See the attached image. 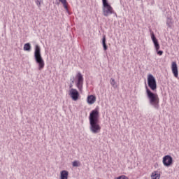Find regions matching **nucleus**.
<instances>
[{"label": "nucleus", "instance_id": "1", "mask_svg": "<svg viewBox=\"0 0 179 179\" xmlns=\"http://www.w3.org/2000/svg\"><path fill=\"white\" fill-rule=\"evenodd\" d=\"M99 118H100V112L99 108L92 110L89 116L90 131L92 134H99L101 131V126L99 124Z\"/></svg>", "mask_w": 179, "mask_h": 179}, {"label": "nucleus", "instance_id": "2", "mask_svg": "<svg viewBox=\"0 0 179 179\" xmlns=\"http://www.w3.org/2000/svg\"><path fill=\"white\" fill-rule=\"evenodd\" d=\"M147 97L149 100V104L155 110H160V99L157 93L152 92L148 85H145Z\"/></svg>", "mask_w": 179, "mask_h": 179}, {"label": "nucleus", "instance_id": "3", "mask_svg": "<svg viewBox=\"0 0 179 179\" xmlns=\"http://www.w3.org/2000/svg\"><path fill=\"white\" fill-rule=\"evenodd\" d=\"M34 57L36 64H38V70L42 71V69H44L45 64L44 63V59H43V57L41 56V48L38 45H35Z\"/></svg>", "mask_w": 179, "mask_h": 179}, {"label": "nucleus", "instance_id": "4", "mask_svg": "<svg viewBox=\"0 0 179 179\" xmlns=\"http://www.w3.org/2000/svg\"><path fill=\"white\" fill-rule=\"evenodd\" d=\"M102 5L103 16H106L107 17V16H110V15H113V13H114V9L111 6V5L108 3V0H102Z\"/></svg>", "mask_w": 179, "mask_h": 179}, {"label": "nucleus", "instance_id": "5", "mask_svg": "<svg viewBox=\"0 0 179 179\" xmlns=\"http://www.w3.org/2000/svg\"><path fill=\"white\" fill-rule=\"evenodd\" d=\"M150 33L151 36V40L154 44V47L155 49V51L157 54V55H163V50H160V44L159 43V40H157V38H156V36L155 35V32L152 31V29H150Z\"/></svg>", "mask_w": 179, "mask_h": 179}, {"label": "nucleus", "instance_id": "6", "mask_svg": "<svg viewBox=\"0 0 179 179\" xmlns=\"http://www.w3.org/2000/svg\"><path fill=\"white\" fill-rule=\"evenodd\" d=\"M147 82L148 87H150L152 92H156V90H157V83L156 82V78L153 75L149 74L148 76Z\"/></svg>", "mask_w": 179, "mask_h": 179}, {"label": "nucleus", "instance_id": "7", "mask_svg": "<svg viewBox=\"0 0 179 179\" xmlns=\"http://www.w3.org/2000/svg\"><path fill=\"white\" fill-rule=\"evenodd\" d=\"M77 82L76 86L80 92L83 90V76L80 72H78L76 75Z\"/></svg>", "mask_w": 179, "mask_h": 179}, {"label": "nucleus", "instance_id": "8", "mask_svg": "<svg viewBox=\"0 0 179 179\" xmlns=\"http://www.w3.org/2000/svg\"><path fill=\"white\" fill-rule=\"evenodd\" d=\"M162 163L165 167H170L173 164V157L171 155H165L163 157Z\"/></svg>", "mask_w": 179, "mask_h": 179}, {"label": "nucleus", "instance_id": "9", "mask_svg": "<svg viewBox=\"0 0 179 179\" xmlns=\"http://www.w3.org/2000/svg\"><path fill=\"white\" fill-rule=\"evenodd\" d=\"M69 94L72 100H73L74 101H76V100L79 99V92H78L76 89L71 88L70 90Z\"/></svg>", "mask_w": 179, "mask_h": 179}, {"label": "nucleus", "instance_id": "10", "mask_svg": "<svg viewBox=\"0 0 179 179\" xmlns=\"http://www.w3.org/2000/svg\"><path fill=\"white\" fill-rule=\"evenodd\" d=\"M171 71L173 73L175 78H178V66H177V62H173L171 64Z\"/></svg>", "mask_w": 179, "mask_h": 179}, {"label": "nucleus", "instance_id": "11", "mask_svg": "<svg viewBox=\"0 0 179 179\" xmlns=\"http://www.w3.org/2000/svg\"><path fill=\"white\" fill-rule=\"evenodd\" d=\"M87 102L89 104H94V103H96V96L89 95L87 98Z\"/></svg>", "mask_w": 179, "mask_h": 179}, {"label": "nucleus", "instance_id": "12", "mask_svg": "<svg viewBox=\"0 0 179 179\" xmlns=\"http://www.w3.org/2000/svg\"><path fill=\"white\" fill-rule=\"evenodd\" d=\"M69 172L66 170H63L60 172V179H68Z\"/></svg>", "mask_w": 179, "mask_h": 179}, {"label": "nucleus", "instance_id": "13", "mask_svg": "<svg viewBox=\"0 0 179 179\" xmlns=\"http://www.w3.org/2000/svg\"><path fill=\"white\" fill-rule=\"evenodd\" d=\"M173 18H171V17H166V26L169 29H173Z\"/></svg>", "mask_w": 179, "mask_h": 179}, {"label": "nucleus", "instance_id": "14", "mask_svg": "<svg viewBox=\"0 0 179 179\" xmlns=\"http://www.w3.org/2000/svg\"><path fill=\"white\" fill-rule=\"evenodd\" d=\"M106 36H103L102 38V45L104 51H107L108 47L107 46V43H106Z\"/></svg>", "mask_w": 179, "mask_h": 179}, {"label": "nucleus", "instance_id": "15", "mask_svg": "<svg viewBox=\"0 0 179 179\" xmlns=\"http://www.w3.org/2000/svg\"><path fill=\"white\" fill-rule=\"evenodd\" d=\"M151 178L152 179H160V174L159 173L158 171H154L152 173Z\"/></svg>", "mask_w": 179, "mask_h": 179}, {"label": "nucleus", "instance_id": "16", "mask_svg": "<svg viewBox=\"0 0 179 179\" xmlns=\"http://www.w3.org/2000/svg\"><path fill=\"white\" fill-rule=\"evenodd\" d=\"M31 50V45L27 43L24 45V51H30Z\"/></svg>", "mask_w": 179, "mask_h": 179}, {"label": "nucleus", "instance_id": "17", "mask_svg": "<svg viewBox=\"0 0 179 179\" xmlns=\"http://www.w3.org/2000/svg\"><path fill=\"white\" fill-rule=\"evenodd\" d=\"M73 167H79L80 166V162L78 160H75L72 162Z\"/></svg>", "mask_w": 179, "mask_h": 179}, {"label": "nucleus", "instance_id": "18", "mask_svg": "<svg viewBox=\"0 0 179 179\" xmlns=\"http://www.w3.org/2000/svg\"><path fill=\"white\" fill-rule=\"evenodd\" d=\"M35 3L38 8H41V3H43V0H36Z\"/></svg>", "mask_w": 179, "mask_h": 179}, {"label": "nucleus", "instance_id": "19", "mask_svg": "<svg viewBox=\"0 0 179 179\" xmlns=\"http://www.w3.org/2000/svg\"><path fill=\"white\" fill-rule=\"evenodd\" d=\"M62 3L63 4V6H64V9L66 10V12L68 13H69V9L68 8V4H66V1H64Z\"/></svg>", "mask_w": 179, "mask_h": 179}, {"label": "nucleus", "instance_id": "20", "mask_svg": "<svg viewBox=\"0 0 179 179\" xmlns=\"http://www.w3.org/2000/svg\"><path fill=\"white\" fill-rule=\"evenodd\" d=\"M110 85L113 86V87H115V85H117V82H115V80L114 78L110 79Z\"/></svg>", "mask_w": 179, "mask_h": 179}, {"label": "nucleus", "instance_id": "21", "mask_svg": "<svg viewBox=\"0 0 179 179\" xmlns=\"http://www.w3.org/2000/svg\"><path fill=\"white\" fill-rule=\"evenodd\" d=\"M114 179H129V178L127 176H126L125 175H122L120 176L115 178Z\"/></svg>", "mask_w": 179, "mask_h": 179}, {"label": "nucleus", "instance_id": "22", "mask_svg": "<svg viewBox=\"0 0 179 179\" xmlns=\"http://www.w3.org/2000/svg\"><path fill=\"white\" fill-rule=\"evenodd\" d=\"M71 83L69 85V88H70V89L72 88L73 86V83H75V77L73 78V80L71 79Z\"/></svg>", "mask_w": 179, "mask_h": 179}, {"label": "nucleus", "instance_id": "23", "mask_svg": "<svg viewBox=\"0 0 179 179\" xmlns=\"http://www.w3.org/2000/svg\"><path fill=\"white\" fill-rule=\"evenodd\" d=\"M59 2H61L62 3H63L64 2H66V0H59Z\"/></svg>", "mask_w": 179, "mask_h": 179}, {"label": "nucleus", "instance_id": "24", "mask_svg": "<svg viewBox=\"0 0 179 179\" xmlns=\"http://www.w3.org/2000/svg\"><path fill=\"white\" fill-rule=\"evenodd\" d=\"M138 1H141V0H138Z\"/></svg>", "mask_w": 179, "mask_h": 179}]
</instances>
